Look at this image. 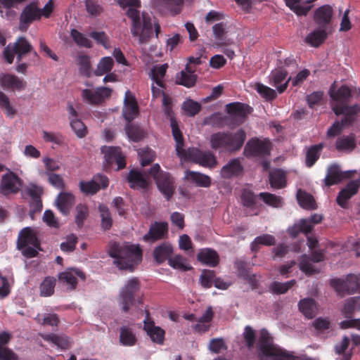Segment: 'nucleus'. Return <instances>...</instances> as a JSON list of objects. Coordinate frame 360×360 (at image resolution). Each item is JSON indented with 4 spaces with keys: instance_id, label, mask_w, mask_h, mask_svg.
<instances>
[{
    "instance_id": "obj_45",
    "label": "nucleus",
    "mask_w": 360,
    "mask_h": 360,
    "mask_svg": "<svg viewBox=\"0 0 360 360\" xmlns=\"http://www.w3.org/2000/svg\"><path fill=\"white\" fill-rule=\"evenodd\" d=\"M77 65L81 75L90 77L92 73L91 58L85 54L79 55L77 58Z\"/></svg>"
},
{
    "instance_id": "obj_21",
    "label": "nucleus",
    "mask_w": 360,
    "mask_h": 360,
    "mask_svg": "<svg viewBox=\"0 0 360 360\" xmlns=\"http://www.w3.org/2000/svg\"><path fill=\"white\" fill-rule=\"evenodd\" d=\"M333 15V8L329 5L319 7L314 12V20L319 28L328 30Z\"/></svg>"
},
{
    "instance_id": "obj_64",
    "label": "nucleus",
    "mask_w": 360,
    "mask_h": 360,
    "mask_svg": "<svg viewBox=\"0 0 360 360\" xmlns=\"http://www.w3.org/2000/svg\"><path fill=\"white\" fill-rule=\"evenodd\" d=\"M76 212L75 223L78 227L81 228L89 214V209L86 205L79 204L76 207Z\"/></svg>"
},
{
    "instance_id": "obj_37",
    "label": "nucleus",
    "mask_w": 360,
    "mask_h": 360,
    "mask_svg": "<svg viewBox=\"0 0 360 360\" xmlns=\"http://www.w3.org/2000/svg\"><path fill=\"white\" fill-rule=\"evenodd\" d=\"M59 285L65 290L71 291L77 285V278L72 271H61L58 275Z\"/></svg>"
},
{
    "instance_id": "obj_23",
    "label": "nucleus",
    "mask_w": 360,
    "mask_h": 360,
    "mask_svg": "<svg viewBox=\"0 0 360 360\" xmlns=\"http://www.w3.org/2000/svg\"><path fill=\"white\" fill-rule=\"evenodd\" d=\"M139 105L134 96L131 94L130 91H127L122 110L123 117L128 122H131L139 115Z\"/></svg>"
},
{
    "instance_id": "obj_54",
    "label": "nucleus",
    "mask_w": 360,
    "mask_h": 360,
    "mask_svg": "<svg viewBox=\"0 0 360 360\" xmlns=\"http://www.w3.org/2000/svg\"><path fill=\"white\" fill-rule=\"evenodd\" d=\"M56 279L53 277L47 276L40 285V295L41 297H49L54 292Z\"/></svg>"
},
{
    "instance_id": "obj_57",
    "label": "nucleus",
    "mask_w": 360,
    "mask_h": 360,
    "mask_svg": "<svg viewBox=\"0 0 360 360\" xmlns=\"http://www.w3.org/2000/svg\"><path fill=\"white\" fill-rule=\"evenodd\" d=\"M98 211L101 213L102 228L104 230H109L112 224V219L109 209L105 205H99Z\"/></svg>"
},
{
    "instance_id": "obj_58",
    "label": "nucleus",
    "mask_w": 360,
    "mask_h": 360,
    "mask_svg": "<svg viewBox=\"0 0 360 360\" xmlns=\"http://www.w3.org/2000/svg\"><path fill=\"white\" fill-rule=\"evenodd\" d=\"M255 89L257 92L266 101H271L277 97V94L274 89L261 83L256 84Z\"/></svg>"
},
{
    "instance_id": "obj_51",
    "label": "nucleus",
    "mask_w": 360,
    "mask_h": 360,
    "mask_svg": "<svg viewBox=\"0 0 360 360\" xmlns=\"http://www.w3.org/2000/svg\"><path fill=\"white\" fill-rule=\"evenodd\" d=\"M356 311H360V297H354L345 301L342 312L345 316L349 319Z\"/></svg>"
},
{
    "instance_id": "obj_50",
    "label": "nucleus",
    "mask_w": 360,
    "mask_h": 360,
    "mask_svg": "<svg viewBox=\"0 0 360 360\" xmlns=\"http://www.w3.org/2000/svg\"><path fill=\"white\" fill-rule=\"evenodd\" d=\"M114 65V60L112 57H103L98 62L96 69L94 73L96 76H102L109 73Z\"/></svg>"
},
{
    "instance_id": "obj_61",
    "label": "nucleus",
    "mask_w": 360,
    "mask_h": 360,
    "mask_svg": "<svg viewBox=\"0 0 360 360\" xmlns=\"http://www.w3.org/2000/svg\"><path fill=\"white\" fill-rule=\"evenodd\" d=\"M241 201L243 206L252 208L257 202V196L249 189H243L241 193Z\"/></svg>"
},
{
    "instance_id": "obj_60",
    "label": "nucleus",
    "mask_w": 360,
    "mask_h": 360,
    "mask_svg": "<svg viewBox=\"0 0 360 360\" xmlns=\"http://www.w3.org/2000/svg\"><path fill=\"white\" fill-rule=\"evenodd\" d=\"M182 108L186 115L194 117L200 111L201 105L196 101L188 100L184 103Z\"/></svg>"
},
{
    "instance_id": "obj_59",
    "label": "nucleus",
    "mask_w": 360,
    "mask_h": 360,
    "mask_svg": "<svg viewBox=\"0 0 360 360\" xmlns=\"http://www.w3.org/2000/svg\"><path fill=\"white\" fill-rule=\"evenodd\" d=\"M259 198L268 205L274 207H280L283 205V200L280 196L270 193H260Z\"/></svg>"
},
{
    "instance_id": "obj_31",
    "label": "nucleus",
    "mask_w": 360,
    "mask_h": 360,
    "mask_svg": "<svg viewBox=\"0 0 360 360\" xmlns=\"http://www.w3.org/2000/svg\"><path fill=\"white\" fill-rule=\"evenodd\" d=\"M170 125L172 128V136L176 141V151L179 158L185 155L186 150L184 148V137L181 131L178 122L173 117H170Z\"/></svg>"
},
{
    "instance_id": "obj_27",
    "label": "nucleus",
    "mask_w": 360,
    "mask_h": 360,
    "mask_svg": "<svg viewBox=\"0 0 360 360\" xmlns=\"http://www.w3.org/2000/svg\"><path fill=\"white\" fill-rule=\"evenodd\" d=\"M168 233V224L155 221L150 226L148 232L143 236L145 241H155L165 238Z\"/></svg>"
},
{
    "instance_id": "obj_63",
    "label": "nucleus",
    "mask_w": 360,
    "mask_h": 360,
    "mask_svg": "<svg viewBox=\"0 0 360 360\" xmlns=\"http://www.w3.org/2000/svg\"><path fill=\"white\" fill-rule=\"evenodd\" d=\"M71 36L77 45L85 48H91V40L80 32L74 29L71 31Z\"/></svg>"
},
{
    "instance_id": "obj_32",
    "label": "nucleus",
    "mask_w": 360,
    "mask_h": 360,
    "mask_svg": "<svg viewBox=\"0 0 360 360\" xmlns=\"http://www.w3.org/2000/svg\"><path fill=\"white\" fill-rule=\"evenodd\" d=\"M243 170V167L238 158L231 160L221 169V175L223 178L230 179L239 175Z\"/></svg>"
},
{
    "instance_id": "obj_29",
    "label": "nucleus",
    "mask_w": 360,
    "mask_h": 360,
    "mask_svg": "<svg viewBox=\"0 0 360 360\" xmlns=\"http://www.w3.org/2000/svg\"><path fill=\"white\" fill-rule=\"evenodd\" d=\"M173 254V246L169 243L164 242L155 248L153 257L155 263L161 264L166 260L168 261Z\"/></svg>"
},
{
    "instance_id": "obj_28",
    "label": "nucleus",
    "mask_w": 360,
    "mask_h": 360,
    "mask_svg": "<svg viewBox=\"0 0 360 360\" xmlns=\"http://www.w3.org/2000/svg\"><path fill=\"white\" fill-rule=\"evenodd\" d=\"M196 257L198 261L202 264L211 268L216 267L219 263L218 252L212 248L200 249Z\"/></svg>"
},
{
    "instance_id": "obj_36",
    "label": "nucleus",
    "mask_w": 360,
    "mask_h": 360,
    "mask_svg": "<svg viewBox=\"0 0 360 360\" xmlns=\"http://www.w3.org/2000/svg\"><path fill=\"white\" fill-rule=\"evenodd\" d=\"M119 341L122 346L132 347L136 344L137 338L131 328L123 326L120 328Z\"/></svg>"
},
{
    "instance_id": "obj_53",
    "label": "nucleus",
    "mask_w": 360,
    "mask_h": 360,
    "mask_svg": "<svg viewBox=\"0 0 360 360\" xmlns=\"http://www.w3.org/2000/svg\"><path fill=\"white\" fill-rule=\"evenodd\" d=\"M168 264L174 269L193 270L191 266H188L187 259L181 255H172L168 260Z\"/></svg>"
},
{
    "instance_id": "obj_34",
    "label": "nucleus",
    "mask_w": 360,
    "mask_h": 360,
    "mask_svg": "<svg viewBox=\"0 0 360 360\" xmlns=\"http://www.w3.org/2000/svg\"><path fill=\"white\" fill-rule=\"evenodd\" d=\"M356 147V137L354 134L342 136L335 141V148L340 152H352Z\"/></svg>"
},
{
    "instance_id": "obj_48",
    "label": "nucleus",
    "mask_w": 360,
    "mask_h": 360,
    "mask_svg": "<svg viewBox=\"0 0 360 360\" xmlns=\"http://www.w3.org/2000/svg\"><path fill=\"white\" fill-rule=\"evenodd\" d=\"M323 148V144L319 143L311 146L307 151L305 163L307 167H311L320 157Z\"/></svg>"
},
{
    "instance_id": "obj_5",
    "label": "nucleus",
    "mask_w": 360,
    "mask_h": 360,
    "mask_svg": "<svg viewBox=\"0 0 360 360\" xmlns=\"http://www.w3.org/2000/svg\"><path fill=\"white\" fill-rule=\"evenodd\" d=\"M333 111L337 116L344 115L341 121H335L327 131L328 137H335L340 135L345 127L351 126L356 120L360 113V105H333Z\"/></svg>"
},
{
    "instance_id": "obj_3",
    "label": "nucleus",
    "mask_w": 360,
    "mask_h": 360,
    "mask_svg": "<svg viewBox=\"0 0 360 360\" xmlns=\"http://www.w3.org/2000/svg\"><path fill=\"white\" fill-rule=\"evenodd\" d=\"M108 255L120 270H131L142 261L143 251L139 245L110 242Z\"/></svg>"
},
{
    "instance_id": "obj_52",
    "label": "nucleus",
    "mask_w": 360,
    "mask_h": 360,
    "mask_svg": "<svg viewBox=\"0 0 360 360\" xmlns=\"http://www.w3.org/2000/svg\"><path fill=\"white\" fill-rule=\"evenodd\" d=\"M0 108L9 118H13L17 114V110L11 105L9 98L2 91H0Z\"/></svg>"
},
{
    "instance_id": "obj_6",
    "label": "nucleus",
    "mask_w": 360,
    "mask_h": 360,
    "mask_svg": "<svg viewBox=\"0 0 360 360\" xmlns=\"http://www.w3.org/2000/svg\"><path fill=\"white\" fill-rule=\"evenodd\" d=\"M40 240L37 231L32 227L27 226L20 230L17 240V248L22 251V254L27 258H32L38 255L41 250Z\"/></svg>"
},
{
    "instance_id": "obj_9",
    "label": "nucleus",
    "mask_w": 360,
    "mask_h": 360,
    "mask_svg": "<svg viewBox=\"0 0 360 360\" xmlns=\"http://www.w3.org/2000/svg\"><path fill=\"white\" fill-rule=\"evenodd\" d=\"M139 290V281L136 278L128 281L127 284L122 288L119 295L118 302L124 312H127L130 307L134 304L136 293Z\"/></svg>"
},
{
    "instance_id": "obj_18",
    "label": "nucleus",
    "mask_w": 360,
    "mask_h": 360,
    "mask_svg": "<svg viewBox=\"0 0 360 360\" xmlns=\"http://www.w3.org/2000/svg\"><path fill=\"white\" fill-rule=\"evenodd\" d=\"M146 318L143 321V329L153 342L162 345L165 340V331L159 326H155L153 321L150 320L148 310L145 309Z\"/></svg>"
},
{
    "instance_id": "obj_26",
    "label": "nucleus",
    "mask_w": 360,
    "mask_h": 360,
    "mask_svg": "<svg viewBox=\"0 0 360 360\" xmlns=\"http://www.w3.org/2000/svg\"><path fill=\"white\" fill-rule=\"evenodd\" d=\"M359 184L357 181H349L340 191L336 198L337 203L342 208L347 207V201L357 193Z\"/></svg>"
},
{
    "instance_id": "obj_4",
    "label": "nucleus",
    "mask_w": 360,
    "mask_h": 360,
    "mask_svg": "<svg viewBox=\"0 0 360 360\" xmlns=\"http://www.w3.org/2000/svg\"><path fill=\"white\" fill-rule=\"evenodd\" d=\"M246 138V133L242 129L235 132H216L210 136V147L220 153L235 154L243 148Z\"/></svg>"
},
{
    "instance_id": "obj_20",
    "label": "nucleus",
    "mask_w": 360,
    "mask_h": 360,
    "mask_svg": "<svg viewBox=\"0 0 360 360\" xmlns=\"http://www.w3.org/2000/svg\"><path fill=\"white\" fill-rule=\"evenodd\" d=\"M288 72L282 68H276L271 71L269 76V84L276 87L278 93L284 92L290 80V77L287 79Z\"/></svg>"
},
{
    "instance_id": "obj_39",
    "label": "nucleus",
    "mask_w": 360,
    "mask_h": 360,
    "mask_svg": "<svg viewBox=\"0 0 360 360\" xmlns=\"http://www.w3.org/2000/svg\"><path fill=\"white\" fill-rule=\"evenodd\" d=\"M328 30L324 28H318L311 33H309L305 41L310 44L311 46L318 47L326 40L328 36Z\"/></svg>"
},
{
    "instance_id": "obj_10",
    "label": "nucleus",
    "mask_w": 360,
    "mask_h": 360,
    "mask_svg": "<svg viewBox=\"0 0 360 360\" xmlns=\"http://www.w3.org/2000/svg\"><path fill=\"white\" fill-rule=\"evenodd\" d=\"M181 158L192 161L205 167L213 168L217 165V158L212 152H203L195 148L188 149Z\"/></svg>"
},
{
    "instance_id": "obj_24",
    "label": "nucleus",
    "mask_w": 360,
    "mask_h": 360,
    "mask_svg": "<svg viewBox=\"0 0 360 360\" xmlns=\"http://www.w3.org/2000/svg\"><path fill=\"white\" fill-rule=\"evenodd\" d=\"M352 172H342L340 167L333 164L330 165L327 169V174L324 179L325 185L330 186L339 184L342 179L351 177Z\"/></svg>"
},
{
    "instance_id": "obj_15",
    "label": "nucleus",
    "mask_w": 360,
    "mask_h": 360,
    "mask_svg": "<svg viewBox=\"0 0 360 360\" xmlns=\"http://www.w3.org/2000/svg\"><path fill=\"white\" fill-rule=\"evenodd\" d=\"M105 162L110 166L117 165V170L126 167L125 156L122 154L120 147L108 146L102 149Z\"/></svg>"
},
{
    "instance_id": "obj_7",
    "label": "nucleus",
    "mask_w": 360,
    "mask_h": 360,
    "mask_svg": "<svg viewBox=\"0 0 360 360\" xmlns=\"http://www.w3.org/2000/svg\"><path fill=\"white\" fill-rule=\"evenodd\" d=\"M148 174L154 179L158 188L169 200L175 191V181L172 176L167 172L162 171L158 164H155L148 171Z\"/></svg>"
},
{
    "instance_id": "obj_25",
    "label": "nucleus",
    "mask_w": 360,
    "mask_h": 360,
    "mask_svg": "<svg viewBox=\"0 0 360 360\" xmlns=\"http://www.w3.org/2000/svg\"><path fill=\"white\" fill-rule=\"evenodd\" d=\"M0 85L4 89L22 91L27 86V82L15 75L1 73L0 75Z\"/></svg>"
},
{
    "instance_id": "obj_62",
    "label": "nucleus",
    "mask_w": 360,
    "mask_h": 360,
    "mask_svg": "<svg viewBox=\"0 0 360 360\" xmlns=\"http://www.w3.org/2000/svg\"><path fill=\"white\" fill-rule=\"evenodd\" d=\"M12 46L16 53H27L32 49V45L23 37H20L18 41L14 43Z\"/></svg>"
},
{
    "instance_id": "obj_43",
    "label": "nucleus",
    "mask_w": 360,
    "mask_h": 360,
    "mask_svg": "<svg viewBox=\"0 0 360 360\" xmlns=\"http://www.w3.org/2000/svg\"><path fill=\"white\" fill-rule=\"evenodd\" d=\"M269 183L272 188L281 189L286 186V175L281 169L274 170L269 174Z\"/></svg>"
},
{
    "instance_id": "obj_14",
    "label": "nucleus",
    "mask_w": 360,
    "mask_h": 360,
    "mask_svg": "<svg viewBox=\"0 0 360 360\" xmlns=\"http://www.w3.org/2000/svg\"><path fill=\"white\" fill-rule=\"evenodd\" d=\"M108 178L101 174L95 175L92 180L89 181H80L79 188L86 195H94L101 188L105 189L108 186Z\"/></svg>"
},
{
    "instance_id": "obj_16",
    "label": "nucleus",
    "mask_w": 360,
    "mask_h": 360,
    "mask_svg": "<svg viewBox=\"0 0 360 360\" xmlns=\"http://www.w3.org/2000/svg\"><path fill=\"white\" fill-rule=\"evenodd\" d=\"M328 94L333 102L331 103L332 108L333 105H349L348 103L352 97V91L347 86L342 85L339 89H336L335 82L330 86Z\"/></svg>"
},
{
    "instance_id": "obj_46",
    "label": "nucleus",
    "mask_w": 360,
    "mask_h": 360,
    "mask_svg": "<svg viewBox=\"0 0 360 360\" xmlns=\"http://www.w3.org/2000/svg\"><path fill=\"white\" fill-rule=\"evenodd\" d=\"M125 130L128 138L134 142H139L145 136L144 130L137 124L128 122Z\"/></svg>"
},
{
    "instance_id": "obj_30",
    "label": "nucleus",
    "mask_w": 360,
    "mask_h": 360,
    "mask_svg": "<svg viewBox=\"0 0 360 360\" xmlns=\"http://www.w3.org/2000/svg\"><path fill=\"white\" fill-rule=\"evenodd\" d=\"M186 71L182 70L176 75V83L187 88L193 87L195 86L197 79L196 75L193 74L195 72V69L189 64H187L186 65Z\"/></svg>"
},
{
    "instance_id": "obj_47",
    "label": "nucleus",
    "mask_w": 360,
    "mask_h": 360,
    "mask_svg": "<svg viewBox=\"0 0 360 360\" xmlns=\"http://www.w3.org/2000/svg\"><path fill=\"white\" fill-rule=\"evenodd\" d=\"M297 199L300 205L307 210L316 209V205L314 197L305 191L299 190L297 193Z\"/></svg>"
},
{
    "instance_id": "obj_35",
    "label": "nucleus",
    "mask_w": 360,
    "mask_h": 360,
    "mask_svg": "<svg viewBox=\"0 0 360 360\" xmlns=\"http://www.w3.org/2000/svg\"><path fill=\"white\" fill-rule=\"evenodd\" d=\"M127 181L129 184L130 188L133 189H144L148 186V180L140 172L136 169H131L129 171L127 176Z\"/></svg>"
},
{
    "instance_id": "obj_2",
    "label": "nucleus",
    "mask_w": 360,
    "mask_h": 360,
    "mask_svg": "<svg viewBox=\"0 0 360 360\" xmlns=\"http://www.w3.org/2000/svg\"><path fill=\"white\" fill-rule=\"evenodd\" d=\"M258 360H316L305 354L295 356L293 352L274 344L273 338L266 329H262L257 343Z\"/></svg>"
},
{
    "instance_id": "obj_42",
    "label": "nucleus",
    "mask_w": 360,
    "mask_h": 360,
    "mask_svg": "<svg viewBox=\"0 0 360 360\" xmlns=\"http://www.w3.org/2000/svg\"><path fill=\"white\" fill-rule=\"evenodd\" d=\"M311 231L312 225L309 221L307 219H302L298 223L288 228V233L291 237L296 238L300 233H303L307 236Z\"/></svg>"
},
{
    "instance_id": "obj_11",
    "label": "nucleus",
    "mask_w": 360,
    "mask_h": 360,
    "mask_svg": "<svg viewBox=\"0 0 360 360\" xmlns=\"http://www.w3.org/2000/svg\"><path fill=\"white\" fill-rule=\"evenodd\" d=\"M41 20L38 1H31L22 10L19 18L18 29L26 32L31 24Z\"/></svg>"
},
{
    "instance_id": "obj_41",
    "label": "nucleus",
    "mask_w": 360,
    "mask_h": 360,
    "mask_svg": "<svg viewBox=\"0 0 360 360\" xmlns=\"http://www.w3.org/2000/svg\"><path fill=\"white\" fill-rule=\"evenodd\" d=\"M276 238L270 234H262L256 237L250 244V250L252 252H257L262 245L271 246L275 245Z\"/></svg>"
},
{
    "instance_id": "obj_1",
    "label": "nucleus",
    "mask_w": 360,
    "mask_h": 360,
    "mask_svg": "<svg viewBox=\"0 0 360 360\" xmlns=\"http://www.w3.org/2000/svg\"><path fill=\"white\" fill-rule=\"evenodd\" d=\"M122 8L129 7L127 16L131 20V33L133 37L138 38L140 44L148 43L153 36V25L150 15L146 12L141 14L138 10L141 7L140 0H117Z\"/></svg>"
},
{
    "instance_id": "obj_44",
    "label": "nucleus",
    "mask_w": 360,
    "mask_h": 360,
    "mask_svg": "<svg viewBox=\"0 0 360 360\" xmlns=\"http://www.w3.org/2000/svg\"><path fill=\"white\" fill-rule=\"evenodd\" d=\"M286 5L298 15H306L311 6H302L301 2L310 4L314 0H285Z\"/></svg>"
},
{
    "instance_id": "obj_40",
    "label": "nucleus",
    "mask_w": 360,
    "mask_h": 360,
    "mask_svg": "<svg viewBox=\"0 0 360 360\" xmlns=\"http://www.w3.org/2000/svg\"><path fill=\"white\" fill-rule=\"evenodd\" d=\"M300 311L308 319L315 316L317 306L313 298H304L301 300L298 304Z\"/></svg>"
},
{
    "instance_id": "obj_38",
    "label": "nucleus",
    "mask_w": 360,
    "mask_h": 360,
    "mask_svg": "<svg viewBox=\"0 0 360 360\" xmlns=\"http://www.w3.org/2000/svg\"><path fill=\"white\" fill-rule=\"evenodd\" d=\"M58 209L63 214H68L75 202V197L69 193H60L57 198Z\"/></svg>"
},
{
    "instance_id": "obj_49",
    "label": "nucleus",
    "mask_w": 360,
    "mask_h": 360,
    "mask_svg": "<svg viewBox=\"0 0 360 360\" xmlns=\"http://www.w3.org/2000/svg\"><path fill=\"white\" fill-rule=\"evenodd\" d=\"M42 338L45 341L53 342L63 349H67L70 347V340L66 335L51 333L42 335Z\"/></svg>"
},
{
    "instance_id": "obj_13",
    "label": "nucleus",
    "mask_w": 360,
    "mask_h": 360,
    "mask_svg": "<svg viewBox=\"0 0 360 360\" xmlns=\"http://www.w3.org/2000/svg\"><path fill=\"white\" fill-rule=\"evenodd\" d=\"M271 151V143L269 140H260L257 138L250 139L244 148L246 157H264L269 155Z\"/></svg>"
},
{
    "instance_id": "obj_19",
    "label": "nucleus",
    "mask_w": 360,
    "mask_h": 360,
    "mask_svg": "<svg viewBox=\"0 0 360 360\" xmlns=\"http://www.w3.org/2000/svg\"><path fill=\"white\" fill-rule=\"evenodd\" d=\"M151 6L162 13L169 12L172 15L179 13L183 0H150Z\"/></svg>"
},
{
    "instance_id": "obj_8",
    "label": "nucleus",
    "mask_w": 360,
    "mask_h": 360,
    "mask_svg": "<svg viewBox=\"0 0 360 360\" xmlns=\"http://www.w3.org/2000/svg\"><path fill=\"white\" fill-rule=\"evenodd\" d=\"M330 285L340 297L360 292V274L356 276L349 274L345 279L333 278Z\"/></svg>"
},
{
    "instance_id": "obj_56",
    "label": "nucleus",
    "mask_w": 360,
    "mask_h": 360,
    "mask_svg": "<svg viewBox=\"0 0 360 360\" xmlns=\"http://www.w3.org/2000/svg\"><path fill=\"white\" fill-rule=\"evenodd\" d=\"M295 283V280H290L285 283L274 281L271 283L269 289L273 293L283 294L291 288Z\"/></svg>"
},
{
    "instance_id": "obj_55",
    "label": "nucleus",
    "mask_w": 360,
    "mask_h": 360,
    "mask_svg": "<svg viewBox=\"0 0 360 360\" xmlns=\"http://www.w3.org/2000/svg\"><path fill=\"white\" fill-rule=\"evenodd\" d=\"M349 338L345 336L341 342L335 346V353L341 356L338 360H351L352 354V352H346V350L349 347Z\"/></svg>"
},
{
    "instance_id": "obj_12",
    "label": "nucleus",
    "mask_w": 360,
    "mask_h": 360,
    "mask_svg": "<svg viewBox=\"0 0 360 360\" xmlns=\"http://www.w3.org/2000/svg\"><path fill=\"white\" fill-rule=\"evenodd\" d=\"M111 94L110 88L101 86L95 89H84L81 92V96L84 102L92 105H98L110 98Z\"/></svg>"
},
{
    "instance_id": "obj_17",
    "label": "nucleus",
    "mask_w": 360,
    "mask_h": 360,
    "mask_svg": "<svg viewBox=\"0 0 360 360\" xmlns=\"http://www.w3.org/2000/svg\"><path fill=\"white\" fill-rule=\"evenodd\" d=\"M226 108L227 113L234 120L233 124L238 126L241 124L251 112V108L249 105L240 102L230 103L226 105Z\"/></svg>"
},
{
    "instance_id": "obj_22",
    "label": "nucleus",
    "mask_w": 360,
    "mask_h": 360,
    "mask_svg": "<svg viewBox=\"0 0 360 360\" xmlns=\"http://www.w3.org/2000/svg\"><path fill=\"white\" fill-rule=\"evenodd\" d=\"M20 179L13 172H9L2 176L0 193L4 195L16 193L19 191Z\"/></svg>"
},
{
    "instance_id": "obj_33",
    "label": "nucleus",
    "mask_w": 360,
    "mask_h": 360,
    "mask_svg": "<svg viewBox=\"0 0 360 360\" xmlns=\"http://www.w3.org/2000/svg\"><path fill=\"white\" fill-rule=\"evenodd\" d=\"M184 179L200 187L207 188L211 185V179L209 176L197 172L186 170Z\"/></svg>"
}]
</instances>
